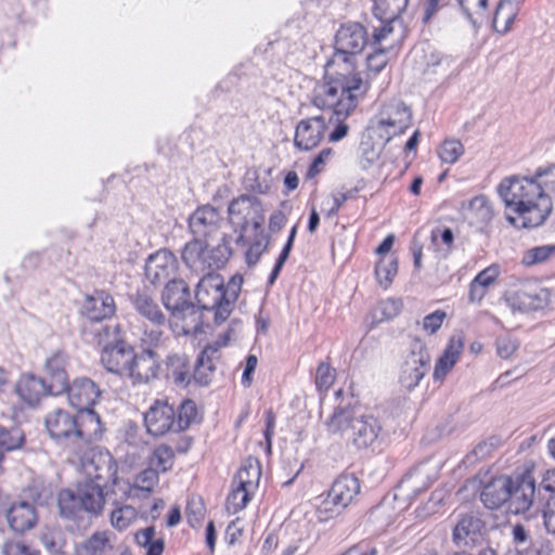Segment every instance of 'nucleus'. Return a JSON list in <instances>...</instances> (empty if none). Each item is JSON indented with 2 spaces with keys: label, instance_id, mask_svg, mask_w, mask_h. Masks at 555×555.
I'll return each instance as SVG.
<instances>
[{
  "label": "nucleus",
  "instance_id": "40",
  "mask_svg": "<svg viewBox=\"0 0 555 555\" xmlns=\"http://www.w3.org/2000/svg\"><path fill=\"white\" fill-rule=\"evenodd\" d=\"M175 461V452L171 447L160 444L153 451L150 459V466L154 467L157 472H168L171 469Z\"/></svg>",
  "mask_w": 555,
  "mask_h": 555
},
{
  "label": "nucleus",
  "instance_id": "54",
  "mask_svg": "<svg viewBox=\"0 0 555 555\" xmlns=\"http://www.w3.org/2000/svg\"><path fill=\"white\" fill-rule=\"evenodd\" d=\"M518 347V340L511 336H501L496 339V353L502 359H509Z\"/></svg>",
  "mask_w": 555,
  "mask_h": 555
},
{
  "label": "nucleus",
  "instance_id": "1",
  "mask_svg": "<svg viewBox=\"0 0 555 555\" xmlns=\"http://www.w3.org/2000/svg\"><path fill=\"white\" fill-rule=\"evenodd\" d=\"M498 193L505 206L517 216L507 221L518 228L541 225L553 209L555 198V165L539 169L534 177L512 176L501 181Z\"/></svg>",
  "mask_w": 555,
  "mask_h": 555
},
{
  "label": "nucleus",
  "instance_id": "3",
  "mask_svg": "<svg viewBox=\"0 0 555 555\" xmlns=\"http://www.w3.org/2000/svg\"><path fill=\"white\" fill-rule=\"evenodd\" d=\"M50 437L74 454H80L101 439L104 426L96 412H70L55 409L44 420Z\"/></svg>",
  "mask_w": 555,
  "mask_h": 555
},
{
  "label": "nucleus",
  "instance_id": "34",
  "mask_svg": "<svg viewBox=\"0 0 555 555\" xmlns=\"http://www.w3.org/2000/svg\"><path fill=\"white\" fill-rule=\"evenodd\" d=\"M261 477L260 463L255 459H248L236 473L233 485L255 491Z\"/></svg>",
  "mask_w": 555,
  "mask_h": 555
},
{
  "label": "nucleus",
  "instance_id": "16",
  "mask_svg": "<svg viewBox=\"0 0 555 555\" xmlns=\"http://www.w3.org/2000/svg\"><path fill=\"white\" fill-rule=\"evenodd\" d=\"M188 222L194 238L207 242L214 237L220 236L223 242L224 236L229 241L228 236L221 231L223 218L214 206L204 205L198 207L189 217Z\"/></svg>",
  "mask_w": 555,
  "mask_h": 555
},
{
  "label": "nucleus",
  "instance_id": "19",
  "mask_svg": "<svg viewBox=\"0 0 555 555\" xmlns=\"http://www.w3.org/2000/svg\"><path fill=\"white\" fill-rule=\"evenodd\" d=\"M177 269L178 260L175 254L168 249H160L147 258L145 276L154 285H166L175 279Z\"/></svg>",
  "mask_w": 555,
  "mask_h": 555
},
{
  "label": "nucleus",
  "instance_id": "17",
  "mask_svg": "<svg viewBox=\"0 0 555 555\" xmlns=\"http://www.w3.org/2000/svg\"><path fill=\"white\" fill-rule=\"evenodd\" d=\"M486 532L487 526L479 513L460 514L452 531V541L457 546L477 544L483 539Z\"/></svg>",
  "mask_w": 555,
  "mask_h": 555
},
{
  "label": "nucleus",
  "instance_id": "64",
  "mask_svg": "<svg viewBox=\"0 0 555 555\" xmlns=\"http://www.w3.org/2000/svg\"><path fill=\"white\" fill-rule=\"evenodd\" d=\"M515 552L519 555H542V543L531 538L529 543L517 546Z\"/></svg>",
  "mask_w": 555,
  "mask_h": 555
},
{
  "label": "nucleus",
  "instance_id": "61",
  "mask_svg": "<svg viewBox=\"0 0 555 555\" xmlns=\"http://www.w3.org/2000/svg\"><path fill=\"white\" fill-rule=\"evenodd\" d=\"M543 506L544 526L548 533L555 534V500L541 504Z\"/></svg>",
  "mask_w": 555,
  "mask_h": 555
},
{
  "label": "nucleus",
  "instance_id": "14",
  "mask_svg": "<svg viewBox=\"0 0 555 555\" xmlns=\"http://www.w3.org/2000/svg\"><path fill=\"white\" fill-rule=\"evenodd\" d=\"M360 481L354 475L339 476L319 506V513L326 514L322 520L339 515L360 493Z\"/></svg>",
  "mask_w": 555,
  "mask_h": 555
},
{
  "label": "nucleus",
  "instance_id": "37",
  "mask_svg": "<svg viewBox=\"0 0 555 555\" xmlns=\"http://www.w3.org/2000/svg\"><path fill=\"white\" fill-rule=\"evenodd\" d=\"M159 481L158 472L154 467H147L135 476L132 488L124 489L125 498L131 495V490H138L150 494Z\"/></svg>",
  "mask_w": 555,
  "mask_h": 555
},
{
  "label": "nucleus",
  "instance_id": "41",
  "mask_svg": "<svg viewBox=\"0 0 555 555\" xmlns=\"http://www.w3.org/2000/svg\"><path fill=\"white\" fill-rule=\"evenodd\" d=\"M398 271V261L396 258H390L388 260L382 259L377 263L375 268V275L378 284L387 289L392 283L393 278L396 276Z\"/></svg>",
  "mask_w": 555,
  "mask_h": 555
},
{
  "label": "nucleus",
  "instance_id": "43",
  "mask_svg": "<svg viewBox=\"0 0 555 555\" xmlns=\"http://www.w3.org/2000/svg\"><path fill=\"white\" fill-rule=\"evenodd\" d=\"M137 518V511L130 505L115 508L111 514L112 526L119 531L127 529Z\"/></svg>",
  "mask_w": 555,
  "mask_h": 555
},
{
  "label": "nucleus",
  "instance_id": "27",
  "mask_svg": "<svg viewBox=\"0 0 555 555\" xmlns=\"http://www.w3.org/2000/svg\"><path fill=\"white\" fill-rule=\"evenodd\" d=\"M37 519L35 507L25 501L12 504L7 512V520L15 532L23 533L31 529L37 524Z\"/></svg>",
  "mask_w": 555,
  "mask_h": 555
},
{
  "label": "nucleus",
  "instance_id": "52",
  "mask_svg": "<svg viewBox=\"0 0 555 555\" xmlns=\"http://www.w3.org/2000/svg\"><path fill=\"white\" fill-rule=\"evenodd\" d=\"M453 63L452 59L448 55H444L441 52L434 51L431 52L426 60V73H436L438 67H442L443 70H448Z\"/></svg>",
  "mask_w": 555,
  "mask_h": 555
},
{
  "label": "nucleus",
  "instance_id": "9",
  "mask_svg": "<svg viewBox=\"0 0 555 555\" xmlns=\"http://www.w3.org/2000/svg\"><path fill=\"white\" fill-rule=\"evenodd\" d=\"M232 255L229 241L223 236V243L210 247L207 242L193 238L188 242L181 258L189 270L195 275H205L225 266Z\"/></svg>",
  "mask_w": 555,
  "mask_h": 555
},
{
  "label": "nucleus",
  "instance_id": "10",
  "mask_svg": "<svg viewBox=\"0 0 555 555\" xmlns=\"http://www.w3.org/2000/svg\"><path fill=\"white\" fill-rule=\"evenodd\" d=\"M162 302L176 321H182L188 332L197 331L203 324V314L191 300L189 285L184 280L173 279L165 285Z\"/></svg>",
  "mask_w": 555,
  "mask_h": 555
},
{
  "label": "nucleus",
  "instance_id": "18",
  "mask_svg": "<svg viewBox=\"0 0 555 555\" xmlns=\"http://www.w3.org/2000/svg\"><path fill=\"white\" fill-rule=\"evenodd\" d=\"M69 404L77 412H95L93 405L101 398L102 391L99 385L89 377L75 378L65 389Z\"/></svg>",
  "mask_w": 555,
  "mask_h": 555
},
{
  "label": "nucleus",
  "instance_id": "38",
  "mask_svg": "<svg viewBox=\"0 0 555 555\" xmlns=\"http://www.w3.org/2000/svg\"><path fill=\"white\" fill-rule=\"evenodd\" d=\"M540 477L541 481L538 491V500L541 504L555 501V468L541 472L537 468V478Z\"/></svg>",
  "mask_w": 555,
  "mask_h": 555
},
{
  "label": "nucleus",
  "instance_id": "28",
  "mask_svg": "<svg viewBox=\"0 0 555 555\" xmlns=\"http://www.w3.org/2000/svg\"><path fill=\"white\" fill-rule=\"evenodd\" d=\"M16 392L29 405L37 404L44 396L50 395L47 380L34 374H24L16 384Z\"/></svg>",
  "mask_w": 555,
  "mask_h": 555
},
{
  "label": "nucleus",
  "instance_id": "26",
  "mask_svg": "<svg viewBox=\"0 0 555 555\" xmlns=\"http://www.w3.org/2000/svg\"><path fill=\"white\" fill-rule=\"evenodd\" d=\"M158 371L159 364L156 353L149 348L140 354L134 353V360L131 362L126 376L130 377L133 383H149L157 377Z\"/></svg>",
  "mask_w": 555,
  "mask_h": 555
},
{
  "label": "nucleus",
  "instance_id": "2",
  "mask_svg": "<svg viewBox=\"0 0 555 555\" xmlns=\"http://www.w3.org/2000/svg\"><path fill=\"white\" fill-rule=\"evenodd\" d=\"M369 88L370 82L361 74H341L314 87L312 104L321 109H330L336 116L337 125L328 135L331 142H337L347 135L349 127L343 119L354 111L359 99L365 95Z\"/></svg>",
  "mask_w": 555,
  "mask_h": 555
},
{
  "label": "nucleus",
  "instance_id": "39",
  "mask_svg": "<svg viewBox=\"0 0 555 555\" xmlns=\"http://www.w3.org/2000/svg\"><path fill=\"white\" fill-rule=\"evenodd\" d=\"M468 210L479 223L487 224L493 218V209L490 201L483 196H475L468 205Z\"/></svg>",
  "mask_w": 555,
  "mask_h": 555
},
{
  "label": "nucleus",
  "instance_id": "5",
  "mask_svg": "<svg viewBox=\"0 0 555 555\" xmlns=\"http://www.w3.org/2000/svg\"><path fill=\"white\" fill-rule=\"evenodd\" d=\"M243 284L241 275H234L228 284L223 278L216 272H207L201 276L196 289V308L204 315V311L214 314V321L220 324L228 320L234 310Z\"/></svg>",
  "mask_w": 555,
  "mask_h": 555
},
{
  "label": "nucleus",
  "instance_id": "48",
  "mask_svg": "<svg viewBox=\"0 0 555 555\" xmlns=\"http://www.w3.org/2000/svg\"><path fill=\"white\" fill-rule=\"evenodd\" d=\"M433 243L437 247H442V250L448 255L453 246L454 235L450 228H435L430 234Z\"/></svg>",
  "mask_w": 555,
  "mask_h": 555
},
{
  "label": "nucleus",
  "instance_id": "59",
  "mask_svg": "<svg viewBox=\"0 0 555 555\" xmlns=\"http://www.w3.org/2000/svg\"><path fill=\"white\" fill-rule=\"evenodd\" d=\"M498 275L499 268L496 266H490L479 272L473 281L487 288L496 280Z\"/></svg>",
  "mask_w": 555,
  "mask_h": 555
},
{
  "label": "nucleus",
  "instance_id": "53",
  "mask_svg": "<svg viewBox=\"0 0 555 555\" xmlns=\"http://www.w3.org/2000/svg\"><path fill=\"white\" fill-rule=\"evenodd\" d=\"M242 322L240 320H232L229 328L224 333L220 334L214 344H210L205 348H211L215 350V356L219 357V350L229 344L236 330H240Z\"/></svg>",
  "mask_w": 555,
  "mask_h": 555
},
{
  "label": "nucleus",
  "instance_id": "23",
  "mask_svg": "<svg viewBox=\"0 0 555 555\" xmlns=\"http://www.w3.org/2000/svg\"><path fill=\"white\" fill-rule=\"evenodd\" d=\"M411 119L412 112L410 107L401 101H392L384 105L378 115L377 122L383 128L392 129V131H389V134L396 135L409 128Z\"/></svg>",
  "mask_w": 555,
  "mask_h": 555
},
{
  "label": "nucleus",
  "instance_id": "32",
  "mask_svg": "<svg viewBox=\"0 0 555 555\" xmlns=\"http://www.w3.org/2000/svg\"><path fill=\"white\" fill-rule=\"evenodd\" d=\"M108 531H96L77 548L76 555H111L114 544Z\"/></svg>",
  "mask_w": 555,
  "mask_h": 555
},
{
  "label": "nucleus",
  "instance_id": "62",
  "mask_svg": "<svg viewBox=\"0 0 555 555\" xmlns=\"http://www.w3.org/2000/svg\"><path fill=\"white\" fill-rule=\"evenodd\" d=\"M268 243H263L262 241H257L253 243L246 251V262L248 266H254L258 262L261 255L267 249Z\"/></svg>",
  "mask_w": 555,
  "mask_h": 555
},
{
  "label": "nucleus",
  "instance_id": "46",
  "mask_svg": "<svg viewBox=\"0 0 555 555\" xmlns=\"http://www.w3.org/2000/svg\"><path fill=\"white\" fill-rule=\"evenodd\" d=\"M464 153V146L461 141L451 139L446 140L440 149L439 156L443 163L454 164Z\"/></svg>",
  "mask_w": 555,
  "mask_h": 555
},
{
  "label": "nucleus",
  "instance_id": "21",
  "mask_svg": "<svg viewBox=\"0 0 555 555\" xmlns=\"http://www.w3.org/2000/svg\"><path fill=\"white\" fill-rule=\"evenodd\" d=\"M134 360V349L125 340L102 349L101 362L104 367L119 376H126Z\"/></svg>",
  "mask_w": 555,
  "mask_h": 555
},
{
  "label": "nucleus",
  "instance_id": "35",
  "mask_svg": "<svg viewBox=\"0 0 555 555\" xmlns=\"http://www.w3.org/2000/svg\"><path fill=\"white\" fill-rule=\"evenodd\" d=\"M409 0H374L373 12L379 21L397 22Z\"/></svg>",
  "mask_w": 555,
  "mask_h": 555
},
{
  "label": "nucleus",
  "instance_id": "20",
  "mask_svg": "<svg viewBox=\"0 0 555 555\" xmlns=\"http://www.w3.org/2000/svg\"><path fill=\"white\" fill-rule=\"evenodd\" d=\"M326 128V119L323 115L300 120L295 130V146L300 151H309L318 146Z\"/></svg>",
  "mask_w": 555,
  "mask_h": 555
},
{
  "label": "nucleus",
  "instance_id": "31",
  "mask_svg": "<svg viewBox=\"0 0 555 555\" xmlns=\"http://www.w3.org/2000/svg\"><path fill=\"white\" fill-rule=\"evenodd\" d=\"M189 358L183 353H172L167 357L166 372L176 385L188 386L192 380V371Z\"/></svg>",
  "mask_w": 555,
  "mask_h": 555
},
{
  "label": "nucleus",
  "instance_id": "56",
  "mask_svg": "<svg viewBox=\"0 0 555 555\" xmlns=\"http://www.w3.org/2000/svg\"><path fill=\"white\" fill-rule=\"evenodd\" d=\"M506 5H511V2L509 1H505V0H501L496 7V10H495V13H494V18H493V26L495 28V31L499 33V34H506L509 31L515 18H516V14L515 13H509L507 15V17L505 18L504 21V25L502 27H499L498 26V23H499V18H500V15L503 11V9L506 7Z\"/></svg>",
  "mask_w": 555,
  "mask_h": 555
},
{
  "label": "nucleus",
  "instance_id": "60",
  "mask_svg": "<svg viewBox=\"0 0 555 555\" xmlns=\"http://www.w3.org/2000/svg\"><path fill=\"white\" fill-rule=\"evenodd\" d=\"M462 10L467 16H470L472 12L483 13L488 7V0H456Z\"/></svg>",
  "mask_w": 555,
  "mask_h": 555
},
{
  "label": "nucleus",
  "instance_id": "30",
  "mask_svg": "<svg viewBox=\"0 0 555 555\" xmlns=\"http://www.w3.org/2000/svg\"><path fill=\"white\" fill-rule=\"evenodd\" d=\"M258 207L259 203L254 196L241 195L229 205L230 221L245 230L249 224L251 215L258 210Z\"/></svg>",
  "mask_w": 555,
  "mask_h": 555
},
{
  "label": "nucleus",
  "instance_id": "49",
  "mask_svg": "<svg viewBox=\"0 0 555 555\" xmlns=\"http://www.w3.org/2000/svg\"><path fill=\"white\" fill-rule=\"evenodd\" d=\"M335 380V371L330 364L322 362L315 373V385L319 390H327Z\"/></svg>",
  "mask_w": 555,
  "mask_h": 555
},
{
  "label": "nucleus",
  "instance_id": "24",
  "mask_svg": "<svg viewBox=\"0 0 555 555\" xmlns=\"http://www.w3.org/2000/svg\"><path fill=\"white\" fill-rule=\"evenodd\" d=\"M513 310L520 312L543 309L550 301V292L540 286H525L507 299Z\"/></svg>",
  "mask_w": 555,
  "mask_h": 555
},
{
  "label": "nucleus",
  "instance_id": "33",
  "mask_svg": "<svg viewBox=\"0 0 555 555\" xmlns=\"http://www.w3.org/2000/svg\"><path fill=\"white\" fill-rule=\"evenodd\" d=\"M216 359H218V357L215 356V350L211 348L203 349L192 372V379H194L197 385L207 386L210 383L211 374L216 370L214 363Z\"/></svg>",
  "mask_w": 555,
  "mask_h": 555
},
{
  "label": "nucleus",
  "instance_id": "25",
  "mask_svg": "<svg viewBox=\"0 0 555 555\" xmlns=\"http://www.w3.org/2000/svg\"><path fill=\"white\" fill-rule=\"evenodd\" d=\"M116 305L112 295L104 291H95L92 295L86 296L81 313L93 322H101L115 314Z\"/></svg>",
  "mask_w": 555,
  "mask_h": 555
},
{
  "label": "nucleus",
  "instance_id": "50",
  "mask_svg": "<svg viewBox=\"0 0 555 555\" xmlns=\"http://www.w3.org/2000/svg\"><path fill=\"white\" fill-rule=\"evenodd\" d=\"M464 348V337L462 333L453 334L447 344L442 354L451 360L454 364L459 361Z\"/></svg>",
  "mask_w": 555,
  "mask_h": 555
},
{
  "label": "nucleus",
  "instance_id": "29",
  "mask_svg": "<svg viewBox=\"0 0 555 555\" xmlns=\"http://www.w3.org/2000/svg\"><path fill=\"white\" fill-rule=\"evenodd\" d=\"M508 478L499 477L488 482L481 493L480 500L483 505L489 509L499 508L503 504H507L509 508V490H508Z\"/></svg>",
  "mask_w": 555,
  "mask_h": 555
},
{
  "label": "nucleus",
  "instance_id": "45",
  "mask_svg": "<svg viewBox=\"0 0 555 555\" xmlns=\"http://www.w3.org/2000/svg\"><path fill=\"white\" fill-rule=\"evenodd\" d=\"M402 309V302L398 299L388 298L382 300L374 309V318L378 321L389 320L400 313Z\"/></svg>",
  "mask_w": 555,
  "mask_h": 555
},
{
  "label": "nucleus",
  "instance_id": "42",
  "mask_svg": "<svg viewBox=\"0 0 555 555\" xmlns=\"http://www.w3.org/2000/svg\"><path fill=\"white\" fill-rule=\"evenodd\" d=\"M95 337L99 345L103 348L114 346L120 340H124L120 333V326L118 324H105L100 325L95 330Z\"/></svg>",
  "mask_w": 555,
  "mask_h": 555
},
{
  "label": "nucleus",
  "instance_id": "8",
  "mask_svg": "<svg viewBox=\"0 0 555 555\" xmlns=\"http://www.w3.org/2000/svg\"><path fill=\"white\" fill-rule=\"evenodd\" d=\"M367 43V33L359 23L341 25L335 36V54L326 64V80L341 74H358L353 70L350 57L359 54Z\"/></svg>",
  "mask_w": 555,
  "mask_h": 555
},
{
  "label": "nucleus",
  "instance_id": "12",
  "mask_svg": "<svg viewBox=\"0 0 555 555\" xmlns=\"http://www.w3.org/2000/svg\"><path fill=\"white\" fill-rule=\"evenodd\" d=\"M131 304L137 313L151 323L152 327L145 326L141 340L149 347H157L164 340V327L169 324V319L160 308L157 300L147 292H138L131 297Z\"/></svg>",
  "mask_w": 555,
  "mask_h": 555
},
{
  "label": "nucleus",
  "instance_id": "13",
  "mask_svg": "<svg viewBox=\"0 0 555 555\" xmlns=\"http://www.w3.org/2000/svg\"><path fill=\"white\" fill-rule=\"evenodd\" d=\"M82 479L102 486L104 489H121L118 477V464L114 456L105 451L93 452L81 461Z\"/></svg>",
  "mask_w": 555,
  "mask_h": 555
},
{
  "label": "nucleus",
  "instance_id": "51",
  "mask_svg": "<svg viewBox=\"0 0 555 555\" xmlns=\"http://www.w3.org/2000/svg\"><path fill=\"white\" fill-rule=\"evenodd\" d=\"M3 555H40V552L30 548L21 540H8L2 544Z\"/></svg>",
  "mask_w": 555,
  "mask_h": 555
},
{
  "label": "nucleus",
  "instance_id": "55",
  "mask_svg": "<svg viewBox=\"0 0 555 555\" xmlns=\"http://www.w3.org/2000/svg\"><path fill=\"white\" fill-rule=\"evenodd\" d=\"M388 63V57L384 49H378L370 54L366 59L367 70L370 74L377 75L380 73Z\"/></svg>",
  "mask_w": 555,
  "mask_h": 555
},
{
  "label": "nucleus",
  "instance_id": "36",
  "mask_svg": "<svg viewBox=\"0 0 555 555\" xmlns=\"http://www.w3.org/2000/svg\"><path fill=\"white\" fill-rule=\"evenodd\" d=\"M39 541L52 555L63 553L66 539L63 531L57 527H46L39 533Z\"/></svg>",
  "mask_w": 555,
  "mask_h": 555
},
{
  "label": "nucleus",
  "instance_id": "57",
  "mask_svg": "<svg viewBox=\"0 0 555 555\" xmlns=\"http://www.w3.org/2000/svg\"><path fill=\"white\" fill-rule=\"evenodd\" d=\"M446 317L444 311L436 310L423 319V328L429 334H435L441 327Z\"/></svg>",
  "mask_w": 555,
  "mask_h": 555
},
{
  "label": "nucleus",
  "instance_id": "58",
  "mask_svg": "<svg viewBox=\"0 0 555 555\" xmlns=\"http://www.w3.org/2000/svg\"><path fill=\"white\" fill-rule=\"evenodd\" d=\"M449 0H425L423 4L424 14L422 17L423 23L427 24L430 20L446 5Z\"/></svg>",
  "mask_w": 555,
  "mask_h": 555
},
{
  "label": "nucleus",
  "instance_id": "6",
  "mask_svg": "<svg viewBox=\"0 0 555 555\" xmlns=\"http://www.w3.org/2000/svg\"><path fill=\"white\" fill-rule=\"evenodd\" d=\"M201 420L197 405L191 399L182 400L178 408L168 400H155L144 414L147 433L156 437L184 431Z\"/></svg>",
  "mask_w": 555,
  "mask_h": 555
},
{
  "label": "nucleus",
  "instance_id": "47",
  "mask_svg": "<svg viewBox=\"0 0 555 555\" xmlns=\"http://www.w3.org/2000/svg\"><path fill=\"white\" fill-rule=\"evenodd\" d=\"M555 254V245H543L528 249L522 257V263L533 266L546 261Z\"/></svg>",
  "mask_w": 555,
  "mask_h": 555
},
{
  "label": "nucleus",
  "instance_id": "63",
  "mask_svg": "<svg viewBox=\"0 0 555 555\" xmlns=\"http://www.w3.org/2000/svg\"><path fill=\"white\" fill-rule=\"evenodd\" d=\"M204 507L201 500L192 499L188 502L186 506V515L189 518V522L192 524L193 520L199 522L204 516L203 514Z\"/></svg>",
  "mask_w": 555,
  "mask_h": 555
},
{
  "label": "nucleus",
  "instance_id": "44",
  "mask_svg": "<svg viewBox=\"0 0 555 555\" xmlns=\"http://www.w3.org/2000/svg\"><path fill=\"white\" fill-rule=\"evenodd\" d=\"M253 490H249L244 487H240L238 485H233V489L228 496V509L236 513L246 507L247 503L250 501Z\"/></svg>",
  "mask_w": 555,
  "mask_h": 555
},
{
  "label": "nucleus",
  "instance_id": "22",
  "mask_svg": "<svg viewBox=\"0 0 555 555\" xmlns=\"http://www.w3.org/2000/svg\"><path fill=\"white\" fill-rule=\"evenodd\" d=\"M67 357L57 351L49 357L44 362V376L51 396H59L68 388V375L66 372Z\"/></svg>",
  "mask_w": 555,
  "mask_h": 555
},
{
  "label": "nucleus",
  "instance_id": "11",
  "mask_svg": "<svg viewBox=\"0 0 555 555\" xmlns=\"http://www.w3.org/2000/svg\"><path fill=\"white\" fill-rule=\"evenodd\" d=\"M507 478L511 492L509 512L522 514L534 505L540 507L541 501L538 500L537 491V465L532 461L525 462L520 470Z\"/></svg>",
  "mask_w": 555,
  "mask_h": 555
},
{
  "label": "nucleus",
  "instance_id": "15",
  "mask_svg": "<svg viewBox=\"0 0 555 555\" xmlns=\"http://www.w3.org/2000/svg\"><path fill=\"white\" fill-rule=\"evenodd\" d=\"M430 357L423 340L414 338L399 374V382L406 390L414 389L429 369Z\"/></svg>",
  "mask_w": 555,
  "mask_h": 555
},
{
  "label": "nucleus",
  "instance_id": "7",
  "mask_svg": "<svg viewBox=\"0 0 555 555\" xmlns=\"http://www.w3.org/2000/svg\"><path fill=\"white\" fill-rule=\"evenodd\" d=\"M116 493V490L104 489L98 483L81 478L77 481L75 490L63 489L59 492L60 516L74 521L80 520L83 513L99 516L105 507L107 498Z\"/></svg>",
  "mask_w": 555,
  "mask_h": 555
},
{
  "label": "nucleus",
  "instance_id": "4",
  "mask_svg": "<svg viewBox=\"0 0 555 555\" xmlns=\"http://www.w3.org/2000/svg\"><path fill=\"white\" fill-rule=\"evenodd\" d=\"M330 435L338 436L358 450L373 447L383 427L377 417L351 406H338L325 422Z\"/></svg>",
  "mask_w": 555,
  "mask_h": 555
}]
</instances>
